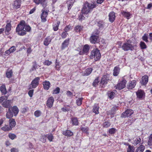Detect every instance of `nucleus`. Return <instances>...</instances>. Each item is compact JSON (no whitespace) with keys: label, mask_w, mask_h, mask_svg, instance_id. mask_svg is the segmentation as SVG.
<instances>
[{"label":"nucleus","mask_w":152,"mask_h":152,"mask_svg":"<svg viewBox=\"0 0 152 152\" xmlns=\"http://www.w3.org/2000/svg\"><path fill=\"white\" fill-rule=\"evenodd\" d=\"M148 81V77L146 75L143 76L142 77V80L140 81L142 85H145Z\"/></svg>","instance_id":"obj_15"},{"label":"nucleus","mask_w":152,"mask_h":152,"mask_svg":"<svg viewBox=\"0 0 152 152\" xmlns=\"http://www.w3.org/2000/svg\"><path fill=\"white\" fill-rule=\"evenodd\" d=\"M81 130L83 132L87 133V132L88 130V128L87 127H81Z\"/></svg>","instance_id":"obj_58"},{"label":"nucleus","mask_w":152,"mask_h":152,"mask_svg":"<svg viewBox=\"0 0 152 152\" xmlns=\"http://www.w3.org/2000/svg\"><path fill=\"white\" fill-rule=\"evenodd\" d=\"M46 0H34V2L37 4H40L43 7H45L47 5Z\"/></svg>","instance_id":"obj_10"},{"label":"nucleus","mask_w":152,"mask_h":152,"mask_svg":"<svg viewBox=\"0 0 152 152\" xmlns=\"http://www.w3.org/2000/svg\"><path fill=\"white\" fill-rule=\"evenodd\" d=\"M47 137V135L43 134L42 135L40 140L43 142H46Z\"/></svg>","instance_id":"obj_43"},{"label":"nucleus","mask_w":152,"mask_h":152,"mask_svg":"<svg viewBox=\"0 0 152 152\" xmlns=\"http://www.w3.org/2000/svg\"><path fill=\"white\" fill-rule=\"evenodd\" d=\"M92 70V69L91 68H88L86 70L83 75L85 76H88L91 73Z\"/></svg>","instance_id":"obj_27"},{"label":"nucleus","mask_w":152,"mask_h":152,"mask_svg":"<svg viewBox=\"0 0 152 152\" xmlns=\"http://www.w3.org/2000/svg\"><path fill=\"white\" fill-rule=\"evenodd\" d=\"M67 34H68L66 32H64L62 34L61 37L63 38H65L66 37Z\"/></svg>","instance_id":"obj_61"},{"label":"nucleus","mask_w":152,"mask_h":152,"mask_svg":"<svg viewBox=\"0 0 152 152\" xmlns=\"http://www.w3.org/2000/svg\"><path fill=\"white\" fill-rule=\"evenodd\" d=\"M133 113V111L131 110H127L123 113L121 115V117L125 118L126 117H129Z\"/></svg>","instance_id":"obj_11"},{"label":"nucleus","mask_w":152,"mask_h":152,"mask_svg":"<svg viewBox=\"0 0 152 152\" xmlns=\"http://www.w3.org/2000/svg\"><path fill=\"white\" fill-rule=\"evenodd\" d=\"M47 137L48 140L50 142H52L53 139V134H48L47 135Z\"/></svg>","instance_id":"obj_42"},{"label":"nucleus","mask_w":152,"mask_h":152,"mask_svg":"<svg viewBox=\"0 0 152 152\" xmlns=\"http://www.w3.org/2000/svg\"><path fill=\"white\" fill-rule=\"evenodd\" d=\"M136 85V81L133 80L129 82L127 85V88L128 89H131L134 88Z\"/></svg>","instance_id":"obj_16"},{"label":"nucleus","mask_w":152,"mask_h":152,"mask_svg":"<svg viewBox=\"0 0 152 152\" xmlns=\"http://www.w3.org/2000/svg\"><path fill=\"white\" fill-rule=\"evenodd\" d=\"M97 25L100 28H102L103 27V22L102 21H99L97 24Z\"/></svg>","instance_id":"obj_63"},{"label":"nucleus","mask_w":152,"mask_h":152,"mask_svg":"<svg viewBox=\"0 0 152 152\" xmlns=\"http://www.w3.org/2000/svg\"><path fill=\"white\" fill-rule=\"evenodd\" d=\"M83 99L82 98H80L76 100V104L78 106H80L81 105L82 103Z\"/></svg>","instance_id":"obj_48"},{"label":"nucleus","mask_w":152,"mask_h":152,"mask_svg":"<svg viewBox=\"0 0 152 152\" xmlns=\"http://www.w3.org/2000/svg\"><path fill=\"white\" fill-rule=\"evenodd\" d=\"M73 2L72 0L71 1H67V4H68V9L69 10V9H70L71 7L72 6L73 4Z\"/></svg>","instance_id":"obj_56"},{"label":"nucleus","mask_w":152,"mask_h":152,"mask_svg":"<svg viewBox=\"0 0 152 152\" xmlns=\"http://www.w3.org/2000/svg\"><path fill=\"white\" fill-rule=\"evenodd\" d=\"M10 100H7L3 102L2 105L3 107H9L10 106Z\"/></svg>","instance_id":"obj_30"},{"label":"nucleus","mask_w":152,"mask_h":152,"mask_svg":"<svg viewBox=\"0 0 152 152\" xmlns=\"http://www.w3.org/2000/svg\"><path fill=\"white\" fill-rule=\"evenodd\" d=\"M128 146L127 149V152H134V148L133 146L129 144H125Z\"/></svg>","instance_id":"obj_24"},{"label":"nucleus","mask_w":152,"mask_h":152,"mask_svg":"<svg viewBox=\"0 0 152 152\" xmlns=\"http://www.w3.org/2000/svg\"><path fill=\"white\" fill-rule=\"evenodd\" d=\"M99 82V79L97 77L94 80L93 83V85L94 86H96V85L98 84Z\"/></svg>","instance_id":"obj_59"},{"label":"nucleus","mask_w":152,"mask_h":152,"mask_svg":"<svg viewBox=\"0 0 152 152\" xmlns=\"http://www.w3.org/2000/svg\"><path fill=\"white\" fill-rule=\"evenodd\" d=\"M116 129L114 128L110 129L109 130V133L110 134H114L115 132Z\"/></svg>","instance_id":"obj_54"},{"label":"nucleus","mask_w":152,"mask_h":152,"mask_svg":"<svg viewBox=\"0 0 152 152\" xmlns=\"http://www.w3.org/2000/svg\"><path fill=\"white\" fill-rule=\"evenodd\" d=\"M121 14L125 17H126L127 19H129L130 18L131 14L128 12L122 11H121Z\"/></svg>","instance_id":"obj_21"},{"label":"nucleus","mask_w":152,"mask_h":152,"mask_svg":"<svg viewBox=\"0 0 152 152\" xmlns=\"http://www.w3.org/2000/svg\"><path fill=\"white\" fill-rule=\"evenodd\" d=\"M69 39H67L62 43L61 47L62 49H64L68 47L69 44Z\"/></svg>","instance_id":"obj_18"},{"label":"nucleus","mask_w":152,"mask_h":152,"mask_svg":"<svg viewBox=\"0 0 152 152\" xmlns=\"http://www.w3.org/2000/svg\"><path fill=\"white\" fill-rule=\"evenodd\" d=\"M136 94L138 98H142L144 95V92L143 91L140 90L136 92Z\"/></svg>","instance_id":"obj_22"},{"label":"nucleus","mask_w":152,"mask_h":152,"mask_svg":"<svg viewBox=\"0 0 152 152\" xmlns=\"http://www.w3.org/2000/svg\"><path fill=\"white\" fill-rule=\"evenodd\" d=\"M90 57L91 59L94 58L96 61L99 60L101 58V54L99 50L97 48L92 50L91 52Z\"/></svg>","instance_id":"obj_5"},{"label":"nucleus","mask_w":152,"mask_h":152,"mask_svg":"<svg viewBox=\"0 0 152 152\" xmlns=\"http://www.w3.org/2000/svg\"><path fill=\"white\" fill-rule=\"evenodd\" d=\"M6 76L8 78H11L13 75V72L11 69H8L6 72Z\"/></svg>","instance_id":"obj_26"},{"label":"nucleus","mask_w":152,"mask_h":152,"mask_svg":"<svg viewBox=\"0 0 152 152\" xmlns=\"http://www.w3.org/2000/svg\"><path fill=\"white\" fill-rule=\"evenodd\" d=\"M89 49V48L88 45H86L83 47V51H80L79 53V54L80 55L83 54L86 55L88 53Z\"/></svg>","instance_id":"obj_9"},{"label":"nucleus","mask_w":152,"mask_h":152,"mask_svg":"<svg viewBox=\"0 0 152 152\" xmlns=\"http://www.w3.org/2000/svg\"><path fill=\"white\" fill-rule=\"evenodd\" d=\"M12 112L14 116H16L19 112V110L16 106H14L12 108Z\"/></svg>","instance_id":"obj_34"},{"label":"nucleus","mask_w":152,"mask_h":152,"mask_svg":"<svg viewBox=\"0 0 152 152\" xmlns=\"http://www.w3.org/2000/svg\"><path fill=\"white\" fill-rule=\"evenodd\" d=\"M99 33V31L97 29L95 30L93 32L90 38V42L91 43L95 44L98 42L99 41L98 35Z\"/></svg>","instance_id":"obj_4"},{"label":"nucleus","mask_w":152,"mask_h":152,"mask_svg":"<svg viewBox=\"0 0 152 152\" xmlns=\"http://www.w3.org/2000/svg\"><path fill=\"white\" fill-rule=\"evenodd\" d=\"M31 29V27L26 25L24 21H21L16 28V31L20 36H23L26 34V32H29Z\"/></svg>","instance_id":"obj_1"},{"label":"nucleus","mask_w":152,"mask_h":152,"mask_svg":"<svg viewBox=\"0 0 152 152\" xmlns=\"http://www.w3.org/2000/svg\"><path fill=\"white\" fill-rule=\"evenodd\" d=\"M55 69L56 70L59 71L60 70L61 66L60 63L59 62H58L57 60H56L55 62Z\"/></svg>","instance_id":"obj_39"},{"label":"nucleus","mask_w":152,"mask_h":152,"mask_svg":"<svg viewBox=\"0 0 152 152\" xmlns=\"http://www.w3.org/2000/svg\"><path fill=\"white\" fill-rule=\"evenodd\" d=\"M126 81L125 80L119 82L116 86V88L118 90H121L124 88L126 86Z\"/></svg>","instance_id":"obj_7"},{"label":"nucleus","mask_w":152,"mask_h":152,"mask_svg":"<svg viewBox=\"0 0 152 152\" xmlns=\"http://www.w3.org/2000/svg\"><path fill=\"white\" fill-rule=\"evenodd\" d=\"M21 3V0H15L13 5V8L15 9H17L20 8Z\"/></svg>","instance_id":"obj_14"},{"label":"nucleus","mask_w":152,"mask_h":152,"mask_svg":"<svg viewBox=\"0 0 152 152\" xmlns=\"http://www.w3.org/2000/svg\"><path fill=\"white\" fill-rule=\"evenodd\" d=\"M141 140V139L139 137L134 138L131 141V142L134 145H136L140 143Z\"/></svg>","instance_id":"obj_17"},{"label":"nucleus","mask_w":152,"mask_h":152,"mask_svg":"<svg viewBox=\"0 0 152 152\" xmlns=\"http://www.w3.org/2000/svg\"><path fill=\"white\" fill-rule=\"evenodd\" d=\"M116 92V91H114L111 92L110 93H108V95L109 98L112 99L114 97L115 92Z\"/></svg>","instance_id":"obj_40"},{"label":"nucleus","mask_w":152,"mask_h":152,"mask_svg":"<svg viewBox=\"0 0 152 152\" xmlns=\"http://www.w3.org/2000/svg\"><path fill=\"white\" fill-rule=\"evenodd\" d=\"M72 121L73 125H77L78 124V121L77 118H72Z\"/></svg>","instance_id":"obj_45"},{"label":"nucleus","mask_w":152,"mask_h":152,"mask_svg":"<svg viewBox=\"0 0 152 152\" xmlns=\"http://www.w3.org/2000/svg\"><path fill=\"white\" fill-rule=\"evenodd\" d=\"M63 134L66 136L69 137L72 136L73 135V133L70 130H66L63 132Z\"/></svg>","instance_id":"obj_29"},{"label":"nucleus","mask_w":152,"mask_h":152,"mask_svg":"<svg viewBox=\"0 0 152 152\" xmlns=\"http://www.w3.org/2000/svg\"><path fill=\"white\" fill-rule=\"evenodd\" d=\"M42 13L41 16L42 21L43 22H45L46 21V18L48 15V13L46 11L43 10H42Z\"/></svg>","instance_id":"obj_13"},{"label":"nucleus","mask_w":152,"mask_h":152,"mask_svg":"<svg viewBox=\"0 0 152 152\" xmlns=\"http://www.w3.org/2000/svg\"><path fill=\"white\" fill-rule=\"evenodd\" d=\"M148 35L147 34H145L142 37V39L145 42H148Z\"/></svg>","instance_id":"obj_47"},{"label":"nucleus","mask_w":152,"mask_h":152,"mask_svg":"<svg viewBox=\"0 0 152 152\" xmlns=\"http://www.w3.org/2000/svg\"><path fill=\"white\" fill-rule=\"evenodd\" d=\"M72 29V26H70L68 25L66 26L64 29L65 31L66 32L68 31H69L71 30Z\"/></svg>","instance_id":"obj_51"},{"label":"nucleus","mask_w":152,"mask_h":152,"mask_svg":"<svg viewBox=\"0 0 152 152\" xmlns=\"http://www.w3.org/2000/svg\"><path fill=\"white\" fill-rule=\"evenodd\" d=\"M60 91V88L57 87L52 91V93L53 94H58L59 93Z\"/></svg>","instance_id":"obj_44"},{"label":"nucleus","mask_w":152,"mask_h":152,"mask_svg":"<svg viewBox=\"0 0 152 152\" xmlns=\"http://www.w3.org/2000/svg\"><path fill=\"white\" fill-rule=\"evenodd\" d=\"M109 76L108 75H103L102 78V80L100 83L101 84L103 85L106 84L109 80Z\"/></svg>","instance_id":"obj_12"},{"label":"nucleus","mask_w":152,"mask_h":152,"mask_svg":"<svg viewBox=\"0 0 152 152\" xmlns=\"http://www.w3.org/2000/svg\"><path fill=\"white\" fill-rule=\"evenodd\" d=\"M140 45L142 49H145L147 48V46L143 42H141Z\"/></svg>","instance_id":"obj_50"},{"label":"nucleus","mask_w":152,"mask_h":152,"mask_svg":"<svg viewBox=\"0 0 152 152\" xmlns=\"http://www.w3.org/2000/svg\"><path fill=\"white\" fill-rule=\"evenodd\" d=\"M148 144L149 145H152V134L149 137L148 141Z\"/></svg>","instance_id":"obj_53"},{"label":"nucleus","mask_w":152,"mask_h":152,"mask_svg":"<svg viewBox=\"0 0 152 152\" xmlns=\"http://www.w3.org/2000/svg\"><path fill=\"white\" fill-rule=\"evenodd\" d=\"M40 80L39 77H37L34 79L31 82V84L29 86V89L34 88H36L39 83Z\"/></svg>","instance_id":"obj_6"},{"label":"nucleus","mask_w":152,"mask_h":152,"mask_svg":"<svg viewBox=\"0 0 152 152\" xmlns=\"http://www.w3.org/2000/svg\"><path fill=\"white\" fill-rule=\"evenodd\" d=\"M96 7L94 4H91L88 2H86L83 5L82 10V13L84 15H87L92 10V9Z\"/></svg>","instance_id":"obj_2"},{"label":"nucleus","mask_w":152,"mask_h":152,"mask_svg":"<svg viewBox=\"0 0 152 152\" xmlns=\"http://www.w3.org/2000/svg\"><path fill=\"white\" fill-rule=\"evenodd\" d=\"M109 20L110 22H113L115 19V14L113 12H111L109 15Z\"/></svg>","instance_id":"obj_19"},{"label":"nucleus","mask_w":152,"mask_h":152,"mask_svg":"<svg viewBox=\"0 0 152 152\" xmlns=\"http://www.w3.org/2000/svg\"><path fill=\"white\" fill-rule=\"evenodd\" d=\"M60 23V22L59 21H58L56 23H54L53 25V29L54 31H57L58 29V27L59 24Z\"/></svg>","instance_id":"obj_32"},{"label":"nucleus","mask_w":152,"mask_h":152,"mask_svg":"<svg viewBox=\"0 0 152 152\" xmlns=\"http://www.w3.org/2000/svg\"><path fill=\"white\" fill-rule=\"evenodd\" d=\"M135 46V45L133 42L130 40H128L123 44L122 46V48L125 51L129 50H132L134 49Z\"/></svg>","instance_id":"obj_3"},{"label":"nucleus","mask_w":152,"mask_h":152,"mask_svg":"<svg viewBox=\"0 0 152 152\" xmlns=\"http://www.w3.org/2000/svg\"><path fill=\"white\" fill-rule=\"evenodd\" d=\"M8 135L9 137L12 140L14 139L16 137L15 135L12 133H9Z\"/></svg>","instance_id":"obj_52"},{"label":"nucleus","mask_w":152,"mask_h":152,"mask_svg":"<svg viewBox=\"0 0 152 152\" xmlns=\"http://www.w3.org/2000/svg\"><path fill=\"white\" fill-rule=\"evenodd\" d=\"M99 109V106L98 104H95L94 105L93 108V112L96 114L99 113L98 110Z\"/></svg>","instance_id":"obj_36"},{"label":"nucleus","mask_w":152,"mask_h":152,"mask_svg":"<svg viewBox=\"0 0 152 152\" xmlns=\"http://www.w3.org/2000/svg\"><path fill=\"white\" fill-rule=\"evenodd\" d=\"M6 117L7 118H10L13 116V114L10 108L8 110L7 113L6 115Z\"/></svg>","instance_id":"obj_35"},{"label":"nucleus","mask_w":152,"mask_h":152,"mask_svg":"<svg viewBox=\"0 0 152 152\" xmlns=\"http://www.w3.org/2000/svg\"><path fill=\"white\" fill-rule=\"evenodd\" d=\"M145 147L143 145H140L137 147L135 152H143L144 150Z\"/></svg>","instance_id":"obj_31"},{"label":"nucleus","mask_w":152,"mask_h":152,"mask_svg":"<svg viewBox=\"0 0 152 152\" xmlns=\"http://www.w3.org/2000/svg\"><path fill=\"white\" fill-rule=\"evenodd\" d=\"M43 85L45 89L48 90L50 86V83L49 81H45L43 83Z\"/></svg>","instance_id":"obj_33"},{"label":"nucleus","mask_w":152,"mask_h":152,"mask_svg":"<svg viewBox=\"0 0 152 152\" xmlns=\"http://www.w3.org/2000/svg\"><path fill=\"white\" fill-rule=\"evenodd\" d=\"M9 50L11 53H12L16 50V48L15 47L13 46L10 48Z\"/></svg>","instance_id":"obj_62"},{"label":"nucleus","mask_w":152,"mask_h":152,"mask_svg":"<svg viewBox=\"0 0 152 152\" xmlns=\"http://www.w3.org/2000/svg\"><path fill=\"white\" fill-rule=\"evenodd\" d=\"M66 94L68 96L71 97L73 95V94L70 91H67Z\"/></svg>","instance_id":"obj_60"},{"label":"nucleus","mask_w":152,"mask_h":152,"mask_svg":"<svg viewBox=\"0 0 152 152\" xmlns=\"http://www.w3.org/2000/svg\"><path fill=\"white\" fill-rule=\"evenodd\" d=\"M54 101V99L53 96L49 98L47 101V106L49 108H51L53 106Z\"/></svg>","instance_id":"obj_8"},{"label":"nucleus","mask_w":152,"mask_h":152,"mask_svg":"<svg viewBox=\"0 0 152 152\" xmlns=\"http://www.w3.org/2000/svg\"><path fill=\"white\" fill-rule=\"evenodd\" d=\"M9 126L11 128V129L12 128L14 127L16 125V122L15 120L13 118L10 119L9 120Z\"/></svg>","instance_id":"obj_20"},{"label":"nucleus","mask_w":152,"mask_h":152,"mask_svg":"<svg viewBox=\"0 0 152 152\" xmlns=\"http://www.w3.org/2000/svg\"><path fill=\"white\" fill-rule=\"evenodd\" d=\"M83 28L82 26H77L75 27L74 29L76 32H80L82 30Z\"/></svg>","instance_id":"obj_38"},{"label":"nucleus","mask_w":152,"mask_h":152,"mask_svg":"<svg viewBox=\"0 0 152 152\" xmlns=\"http://www.w3.org/2000/svg\"><path fill=\"white\" fill-rule=\"evenodd\" d=\"M33 90H30L28 92V94L30 97H32L33 93Z\"/></svg>","instance_id":"obj_64"},{"label":"nucleus","mask_w":152,"mask_h":152,"mask_svg":"<svg viewBox=\"0 0 152 152\" xmlns=\"http://www.w3.org/2000/svg\"><path fill=\"white\" fill-rule=\"evenodd\" d=\"M111 124L108 121H105L103 124V126L105 128H107L109 127Z\"/></svg>","instance_id":"obj_46"},{"label":"nucleus","mask_w":152,"mask_h":152,"mask_svg":"<svg viewBox=\"0 0 152 152\" xmlns=\"http://www.w3.org/2000/svg\"><path fill=\"white\" fill-rule=\"evenodd\" d=\"M0 90L1 92L4 94H5L6 92L5 86L4 85H3L0 87Z\"/></svg>","instance_id":"obj_41"},{"label":"nucleus","mask_w":152,"mask_h":152,"mask_svg":"<svg viewBox=\"0 0 152 152\" xmlns=\"http://www.w3.org/2000/svg\"><path fill=\"white\" fill-rule=\"evenodd\" d=\"M7 99V97L5 96H3L0 97V103H1L6 101Z\"/></svg>","instance_id":"obj_55"},{"label":"nucleus","mask_w":152,"mask_h":152,"mask_svg":"<svg viewBox=\"0 0 152 152\" xmlns=\"http://www.w3.org/2000/svg\"><path fill=\"white\" fill-rule=\"evenodd\" d=\"M120 72V69L117 66L114 67L113 70V75L114 76H117L119 74Z\"/></svg>","instance_id":"obj_28"},{"label":"nucleus","mask_w":152,"mask_h":152,"mask_svg":"<svg viewBox=\"0 0 152 152\" xmlns=\"http://www.w3.org/2000/svg\"><path fill=\"white\" fill-rule=\"evenodd\" d=\"M11 25L10 23H8L7 24L6 26V30L5 33L7 35L9 34V32L11 29Z\"/></svg>","instance_id":"obj_23"},{"label":"nucleus","mask_w":152,"mask_h":152,"mask_svg":"<svg viewBox=\"0 0 152 152\" xmlns=\"http://www.w3.org/2000/svg\"><path fill=\"white\" fill-rule=\"evenodd\" d=\"M52 62L51 61H50L48 60H45L43 63L44 65L49 66L51 64Z\"/></svg>","instance_id":"obj_57"},{"label":"nucleus","mask_w":152,"mask_h":152,"mask_svg":"<svg viewBox=\"0 0 152 152\" xmlns=\"http://www.w3.org/2000/svg\"><path fill=\"white\" fill-rule=\"evenodd\" d=\"M1 129L4 131H8L12 130L11 128L7 125H5L1 128Z\"/></svg>","instance_id":"obj_37"},{"label":"nucleus","mask_w":152,"mask_h":152,"mask_svg":"<svg viewBox=\"0 0 152 152\" xmlns=\"http://www.w3.org/2000/svg\"><path fill=\"white\" fill-rule=\"evenodd\" d=\"M41 114V112L40 110L36 111L34 113V115L37 117L40 116Z\"/></svg>","instance_id":"obj_49"},{"label":"nucleus","mask_w":152,"mask_h":152,"mask_svg":"<svg viewBox=\"0 0 152 152\" xmlns=\"http://www.w3.org/2000/svg\"><path fill=\"white\" fill-rule=\"evenodd\" d=\"M51 39L50 36L48 37L45 38L44 42V44L45 46H48L51 42Z\"/></svg>","instance_id":"obj_25"}]
</instances>
